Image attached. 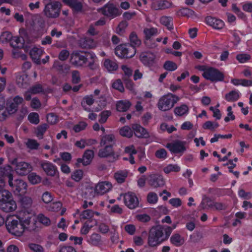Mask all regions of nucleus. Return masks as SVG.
<instances>
[{"instance_id": "6", "label": "nucleus", "mask_w": 252, "mask_h": 252, "mask_svg": "<svg viewBox=\"0 0 252 252\" xmlns=\"http://www.w3.org/2000/svg\"><path fill=\"white\" fill-rule=\"evenodd\" d=\"M135 53V48L129 43L121 44L115 48L116 55L121 58H131Z\"/></svg>"}, {"instance_id": "40", "label": "nucleus", "mask_w": 252, "mask_h": 252, "mask_svg": "<svg viewBox=\"0 0 252 252\" xmlns=\"http://www.w3.org/2000/svg\"><path fill=\"white\" fill-rule=\"evenodd\" d=\"M240 97L239 94L236 91H232L225 95V99L228 101H236Z\"/></svg>"}, {"instance_id": "10", "label": "nucleus", "mask_w": 252, "mask_h": 252, "mask_svg": "<svg viewBox=\"0 0 252 252\" xmlns=\"http://www.w3.org/2000/svg\"><path fill=\"white\" fill-rule=\"evenodd\" d=\"M97 11L111 18L116 17L122 13L119 9L113 4H105L103 7L97 9Z\"/></svg>"}, {"instance_id": "35", "label": "nucleus", "mask_w": 252, "mask_h": 252, "mask_svg": "<svg viewBox=\"0 0 252 252\" xmlns=\"http://www.w3.org/2000/svg\"><path fill=\"white\" fill-rule=\"evenodd\" d=\"M13 199V196L10 192L4 189V188L0 190V202H4Z\"/></svg>"}, {"instance_id": "44", "label": "nucleus", "mask_w": 252, "mask_h": 252, "mask_svg": "<svg viewBox=\"0 0 252 252\" xmlns=\"http://www.w3.org/2000/svg\"><path fill=\"white\" fill-rule=\"evenodd\" d=\"M120 134L123 136L130 138L133 135V132L130 127L128 126H125L120 130Z\"/></svg>"}, {"instance_id": "41", "label": "nucleus", "mask_w": 252, "mask_h": 252, "mask_svg": "<svg viewBox=\"0 0 252 252\" xmlns=\"http://www.w3.org/2000/svg\"><path fill=\"white\" fill-rule=\"evenodd\" d=\"M188 111L189 107L186 104H183L179 107H176L174 109L175 114L179 116H182L186 114Z\"/></svg>"}, {"instance_id": "27", "label": "nucleus", "mask_w": 252, "mask_h": 252, "mask_svg": "<svg viewBox=\"0 0 252 252\" xmlns=\"http://www.w3.org/2000/svg\"><path fill=\"white\" fill-rule=\"evenodd\" d=\"M94 102L92 95L85 96L81 102V105L85 111L90 112L91 109L89 106L93 105Z\"/></svg>"}, {"instance_id": "28", "label": "nucleus", "mask_w": 252, "mask_h": 252, "mask_svg": "<svg viewBox=\"0 0 252 252\" xmlns=\"http://www.w3.org/2000/svg\"><path fill=\"white\" fill-rule=\"evenodd\" d=\"M53 67L61 74L66 73L70 69V66L68 64H62L59 61L55 62Z\"/></svg>"}, {"instance_id": "33", "label": "nucleus", "mask_w": 252, "mask_h": 252, "mask_svg": "<svg viewBox=\"0 0 252 252\" xmlns=\"http://www.w3.org/2000/svg\"><path fill=\"white\" fill-rule=\"evenodd\" d=\"M24 40L22 37H14L11 41L10 45L14 48H22L24 46Z\"/></svg>"}, {"instance_id": "56", "label": "nucleus", "mask_w": 252, "mask_h": 252, "mask_svg": "<svg viewBox=\"0 0 252 252\" xmlns=\"http://www.w3.org/2000/svg\"><path fill=\"white\" fill-rule=\"evenodd\" d=\"M158 199L157 194L155 192H150L147 195V201L151 204H155L157 202Z\"/></svg>"}, {"instance_id": "57", "label": "nucleus", "mask_w": 252, "mask_h": 252, "mask_svg": "<svg viewBox=\"0 0 252 252\" xmlns=\"http://www.w3.org/2000/svg\"><path fill=\"white\" fill-rule=\"evenodd\" d=\"M122 69L124 72V75L123 77V79L129 78L132 74V69L125 65H123L122 66Z\"/></svg>"}, {"instance_id": "12", "label": "nucleus", "mask_w": 252, "mask_h": 252, "mask_svg": "<svg viewBox=\"0 0 252 252\" xmlns=\"http://www.w3.org/2000/svg\"><path fill=\"white\" fill-rule=\"evenodd\" d=\"M185 144V142L176 140L174 142L167 143L166 147L174 154H183L186 150Z\"/></svg>"}, {"instance_id": "1", "label": "nucleus", "mask_w": 252, "mask_h": 252, "mask_svg": "<svg viewBox=\"0 0 252 252\" xmlns=\"http://www.w3.org/2000/svg\"><path fill=\"white\" fill-rule=\"evenodd\" d=\"M5 225L9 233L17 236H22L26 230L32 232L36 229L35 221L33 220L32 221L29 217L26 219L9 218L5 221Z\"/></svg>"}, {"instance_id": "3", "label": "nucleus", "mask_w": 252, "mask_h": 252, "mask_svg": "<svg viewBox=\"0 0 252 252\" xmlns=\"http://www.w3.org/2000/svg\"><path fill=\"white\" fill-rule=\"evenodd\" d=\"M70 62L72 64L78 66H81L87 62H89V67L91 69H94V57L93 55L90 53L86 54L85 56L79 52H73L71 55Z\"/></svg>"}, {"instance_id": "22", "label": "nucleus", "mask_w": 252, "mask_h": 252, "mask_svg": "<svg viewBox=\"0 0 252 252\" xmlns=\"http://www.w3.org/2000/svg\"><path fill=\"white\" fill-rule=\"evenodd\" d=\"M0 208L3 212H11L16 209L17 205L16 202L13 199L4 202H0Z\"/></svg>"}, {"instance_id": "30", "label": "nucleus", "mask_w": 252, "mask_h": 252, "mask_svg": "<svg viewBox=\"0 0 252 252\" xmlns=\"http://www.w3.org/2000/svg\"><path fill=\"white\" fill-rule=\"evenodd\" d=\"M127 175L126 170H119L115 173L114 177L118 183L122 184L125 181Z\"/></svg>"}, {"instance_id": "36", "label": "nucleus", "mask_w": 252, "mask_h": 252, "mask_svg": "<svg viewBox=\"0 0 252 252\" xmlns=\"http://www.w3.org/2000/svg\"><path fill=\"white\" fill-rule=\"evenodd\" d=\"M160 22L166 26L169 30L173 29V19L170 17L162 16L160 19Z\"/></svg>"}, {"instance_id": "25", "label": "nucleus", "mask_w": 252, "mask_h": 252, "mask_svg": "<svg viewBox=\"0 0 252 252\" xmlns=\"http://www.w3.org/2000/svg\"><path fill=\"white\" fill-rule=\"evenodd\" d=\"M42 54V50L36 47L33 48L30 52L32 61L38 64H40V56Z\"/></svg>"}, {"instance_id": "54", "label": "nucleus", "mask_w": 252, "mask_h": 252, "mask_svg": "<svg viewBox=\"0 0 252 252\" xmlns=\"http://www.w3.org/2000/svg\"><path fill=\"white\" fill-rule=\"evenodd\" d=\"M28 120L33 124L37 125L39 123V115L36 113H31L28 116Z\"/></svg>"}, {"instance_id": "63", "label": "nucleus", "mask_w": 252, "mask_h": 252, "mask_svg": "<svg viewBox=\"0 0 252 252\" xmlns=\"http://www.w3.org/2000/svg\"><path fill=\"white\" fill-rule=\"evenodd\" d=\"M87 126V124L84 122H80L78 124L75 125L73 126V130L76 132H80L81 130H84Z\"/></svg>"}, {"instance_id": "29", "label": "nucleus", "mask_w": 252, "mask_h": 252, "mask_svg": "<svg viewBox=\"0 0 252 252\" xmlns=\"http://www.w3.org/2000/svg\"><path fill=\"white\" fill-rule=\"evenodd\" d=\"M131 103L126 100H120L117 102L116 108L119 112H126L130 107Z\"/></svg>"}, {"instance_id": "14", "label": "nucleus", "mask_w": 252, "mask_h": 252, "mask_svg": "<svg viewBox=\"0 0 252 252\" xmlns=\"http://www.w3.org/2000/svg\"><path fill=\"white\" fill-rule=\"evenodd\" d=\"M41 166L48 176L54 177L58 175L59 176V173L57 167L53 163L49 162H44L41 163Z\"/></svg>"}, {"instance_id": "8", "label": "nucleus", "mask_w": 252, "mask_h": 252, "mask_svg": "<svg viewBox=\"0 0 252 252\" xmlns=\"http://www.w3.org/2000/svg\"><path fill=\"white\" fill-rule=\"evenodd\" d=\"M9 186L11 188L13 192L17 194L22 195L27 192V183L21 179L10 178L8 180Z\"/></svg>"}, {"instance_id": "24", "label": "nucleus", "mask_w": 252, "mask_h": 252, "mask_svg": "<svg viewBox=\"0 0 252 252\" xmlns=\"http://www.w3.org/2000/svg\"><path fill=\"white\" fill-rule=\"evenodd\" d=\"M79 46L83 48L92 49L94 47V42L93 38L85 37L79 40Z\"/></svg>"}, {"instance_id": "53", "label": "nucleus", "mask_w": 252, "mask_h": 252, "mask_svg": "<svg viewBox=\"0 0 252 252\" xmlns=\"http://www.w3.org/2000/svg\"><path fill=\"white\" fill-rule=\"evenodd\" d=\"M83 172L82 170H76L71 175V178L76 182L80 181L83 177Z\"/></svg>"}, {"instance_id": "52", "label": "nucleus", "mask_w": 252, "mask_h": 252, "mask_svg": "<svg viewBox=\"0 0 252 252\" xmlns=\"http://www.w3.org/2000/svg\"><path fill=\"white\" fill-rule=\"evenodd\" d=\"M28 248L33 252H43L44 248L40 245L35 243H29Z\"/></svg>"}, {"instance_id": "60", "label": "nucleus", "mask_w": 252, "mask_h": 252, "mask_svg": "<svg viewBox=\"0 0 252 252\" xmlns=\"http://www.w3.org/2000/svg\"><path fill=\"white\" fill-rule=\"evenodd\" d=\"M236 59L241 63H244L251 59V56L249 54H238L236 56Z\"/></svg>"}, {"instance_id": "9", "label": "nucleus", "mask_w": 252, "mask_h": 252, "mask_svg": "<svg viewBox=\"0 0 252 252\" xmlns=\"http://www.w3.org/2000/svg\"><path fill=\"white\" fill-rule=\"evenodd\" d=\"M203 77L211 82L222 81L224 75L219 69L214 67H208L202 74Z\"/></svg>"}, {"instance_id": "5", "label": "nucleus", "mask_w": 252, "mask_h": 252, "mask_svg": "<svg viewBox=\"0 0 252 252\" xmlns=\"http://www.w3.org/2000/svg\"><path fill=\"white\" fill-rule=\"evenodd\" d=\"M62 7V4L59 1L49 2L45 6L44 14L48 18H57L60 16Z\"/></svg>"}, {"instance_id": "37", "label": "nucleus", "mask_w": 252, "mask_h": 252, "mask_svg": "<svg viewBox=\"0 0 252 252\" xmlns=\"http://www.w3.org/2000/svg\"><path fill=\"white\" fill-rule=\"evenodd\" d=\"M115 140V138L113 134L105 135L102 137L100 144L101 146L112 144V143Z\"/></svg>"}, {"instance_id": "18", "label": "nucleus", "mask_w": 252, "mask_h": 252, "mask_svg": "<svg viewBox=\"0 0 252 252\" xmlns=\"http://www.w3.org/2000/svg\"><path fill=\"white\" fill-rule=\"evenodd\" d=\"M205 22L208 25L217 30L222 29L224 26V23L222 20L212 16L206 17Z\"/></svg>"}, {"instance_id": "43", "label": "nucleus", "mask_w": 252, "mask_h": 252, "mask_svg": "<svg viewBox=\"0 0 252 252\" xmlns=\"http://www.w3.org/2000/svg\"><path fill=\"white\" fill-rule=\"evenodd\" d=\"M128 23L126 21H121L116 28V33L120 35H123L125 32Z\"/></svg>"}, {"instance_id": "2", "label": "nucleus", "mask_w": 252, "mask_h": 252, "mask_svg": "<svg viewBox=\"0 0 252 252\" xmlns=\"http://www.w3.org/2000/svg\"><path fill=\"white\" fill-rule=\"evenodd\" d=\"M173 228L168 226L157 225L153 227L149 232L148 244L149 246L154 247L167 240Z\"/></svg>"}, {"instance_id": "55", "label": "nucleus", "mask_w": 252, "mask_h": 252, "mask_svg": "<svg viewBox=\"0 0 252 252\" xmlns=\"http://www.w3.org/2000/svg\"><path fill=\"white\" fill-rule=\"evenodd\" d=\"M180 170V168L177 165L169 164L165 167L163 171L166 173H169L172 171L179 172Z\"/></svg>"}, {"instance_id": "51", "label": "nucleus", "mask_w": 252, "mask_h": 252, "mask_svg": "<svg viewBox=\"0 0 252 252\" xmlns=\"http://www.w3.org/2000/svg\"><path fill=\"white\" fill-rule=\"evenodd\" d=\"M98 106L95 107V111H98L103 109L106 105V99L103 96L98 98V100H96Z\"/></svg>"}, {"instance_id": "32", "label": "nucleus", "mask_w": 252, "mask_h": 252, "mask_svg": "<svg viewBox=\"0 0 252 252\" xmlns=\"http://www.w3.org/2000/svg\"><path fill=\"white\" fill-rule=\"evenodd\" d=\"M104 65L109 72L116 71L118 68V64L116 62L109 59L105 60Z\"/></svg>"}, {"instance_id": "62", "label": "nucleus", "mask_w": 252, "mask_h": 252, "mask_svg": "<svg viewBox=\"0 0 252 252\" xmlns=\"http://www.w3.org/2000/svg\"><path fill=\"white\" fill-rule=\"evenodd\" d=\"M38 218L39 221L44 225L46 226H49L50 225L51 221L50 219L43 214H39Z\"/></svg>"}, {"instance_id": "48", "label": "nucleus", "mask_w": 252, "mask_h": 252, "mask_svg": "<svg viewBox=\"0 0 252 252\" xmlns=\"http://www.w3.org/2000/svg\"><path fill=\"white\" fill-rule=\"evenodd\" d=\"M26 144L27 147L31 150H37L39 146V144L37 141L32 139H28Z\"/></svg>"}, {"instance_id": "58", "label": "nucleus", "mask_w": 252, "mask_h": 252, "mask_svg": "<svg viewBox=\"0 0 252 252\" xmlns=\"http://www.w3.org/2000/svg\"><path fill=\"white\" fill-rule=\"evenodd\" d=\"M53 196L51 193L48 191L44 192L42 196V199L45 203H49L53 200Z\"/></svg>"}, {"instance_id": "38", "label": "nucleus", "mask_w": 252, "mask_h": 252, "mask_svg": "<svg viewBox=\"0 0 252 252\" xmlns=\"http://www.w3.org/2000/svg\"><path fill=\"white\" fill-rule=\"evenodd\" d=\"M94 155L93 150H86L84 154L83 158L85 159V161L83 162V165L86 166L90 164Z\"/></svg>"}, {"instance_id": "59", "label": "nucleus", "mask_w": 252, "mask_h": 252, "mask_svg": "<svg viewBox=\"0 0 252 252\" xmlns=\"http://www.w3.org/2000/svg\"><path fill=\"white\" fill-rule=\"evenodd\" d=\"M167 152L164 149H160L155 153V156L159 159H165L167 157Z\"/></svg>"}, {"instance_id": "49", "label": "nucleus", "mask_w": 252, "mask_h": 252, "mask_svg": "<svg viewBox=\"0 0 252 252\" xmlns=\"http://www.w3.org/2000/svg\"><path fill=\"white\" fill-rule=\"evenodd\" d=\"M111 114V111L108 110H105L101 112L99 115L100 118L98 120L100 124L105 123Z\"/></svg>"}, {"instance_id": "11", "label": "nucleus", "mask_w": 252, "mask_h": 252, "mask_svg": "<svg viewBox=\"0 0 252 252\" xmlns=\"http://www.w3.org/2000/svg\"><path fill=\"white\" fill-rule=\"evenodd\" d=\"M98 156L100 158L111 157L112 159L110 160L113 162L118 159V156L116 155L113 149V144L107 145L104 148L100 149L98 153Z\"/></svg>"}, {"instance_id": "34", "label": "nucleus", "mask_w": 252, "mask_h": 252, "mask_svg": "<svg viewBox=\"0 0 252 252\" xmlns=\"http://www.w3.org/2000/svg\"><path fill=\"white\" fill-rule=\"evenodd\" d=\"M48 128L47 124H43L38 126L35 130V134L39 139H42L43 135Z\"/></svg>"}, {"instance_id": "45", "label": "nucleus", "mask_w": 252, "mask_h": 252, "mask_svg": "<svg viewBox=\"0 0 252 252\" xmlns=\"http://www.w3.org/2000/svg\"><path fill=\"white\" fill-rule=\"evenodd\" d=\"M21 202L23 207L29 208L32 204V199L30 197L25 196L21 198Z\"/></svg>"}, {"instance_id": "39", "label": "nucleus", "mask_w": 252, "mask_h": 252, "mask_svg": "<svg viewBox=\"0 0 252 252\" xmlns=\"http://www.w3.org/2000/svg\"><path fill=\"white\" fill-rule=\"evenodd\" d=\"M95 225L97 226V231L102 234H106L110 230L109 226L105 223L95 221Z\"/></svg>"}, {"instance_id": "47", "label": "nucleus", "mask_w": 252, "mask_h": 252, "mask_svg": "<svg viewBox=\"0 0 252 252\" xmlns=\"http://www.w3.org/2000/svg\"><path fill=\"white\" fill-rule=\"evenodd\" d=\"M28 180L32 184H36L40 182L41 178L35 173H31L28 175Z\"/></svg>"}, {"instance_id": "15", "label": "nucleus", "mask_w": 252, "mask_h": 252, "mask_svg": "<svg viewBox=\"0 0 252 252\" xmlns=\"http://www.w3.org/2000/svg\"><path fill=\"white\" fill-rule=\"evenodd\" d=\"M143 32L145 35V44L150 48H154L156 46L155 43L150 44V38L152 36L155 35L158 33V30L157 28H146L144 30Z\"/></svg>"}, {"instance_id": "20", "label": "nucleus", "mask_w": 252, "mask_h": 252, "mask_svg": "<svg viewBox=\"0 0 252 252\" xmlns=\"http://www.w3.org/2000/svg\"><path fill=\"white\" fill-rule=\"evenodd\" d=\"M132 128L134 131L135 135L139 138H148L150 134L147 130L138 124H133Z\"/></svg>"}, {"instance_id": "13", "label": "nucleus", "mask_w": 252, "mask_h": 252, "mask_svg": "<svg viewBox=\"0 0 252 252\" xmlns=\"http://www.w3.org/2000/svg\"><path fill=\"white\" fill-rule=\"evenodd\" d=\"M124 202L129 209H133L138 206L139 201L135 193L128 192L124 194Z\"/></svg>"}, {"instance_id": "19", "label": "nucleus", "mask_w": 252, "mask_h": 252, "mask_svg": "<svg viewBox=\"0 0 252 252\" xmlns=\"http://www.w3.org/2000/svg\"><path fill=\"white\" fill-rule=\"evenodd\" d=\"M15 170L18 174L24 176L28 174L32 170V167L28 163L22 161L19 162Z\"/></svg>"}, {"instance_id": "46", "label": "nucleus", "mask_w": 252, "mask_h": 252, "mask_svg": "<svg viewBox=\"0 0 252 252\" xmlns=\"http://www.w3.org/2000/svg\"><path fill=\"white\" fill-rule=\"evenodd\" d=\"M29 90L30 92H31L32 94H34L43 92L44 91L42 85L40 84H36L32 86L30 88Z\"/></svg>"}, {"instance_id": "26", "label": "nucleus", "mask_w": 252, "mask_h": 252, "mask_svg": "<svg viewBox=\"0 0 252 252\" xmlns=\"http://www.w3.org/2000/svg\"><path fill=\"white\" fill-rule=\"evenodd\" d=\"M63 1L71 7L75 12H78L82 10V3L78 0H63Z\"/></svg>"}, {"instance_id": "17", "label": "nucleus", "mask_w": 252, "mask_h": 252, "mask_svg": "<svg viewBox=\"0 0 252 252\" xmlns=\"http://www.w3.org/2000/svg\"><path fill=\"white\" fill-rule=\"evenodd\" d=\"M148 183L154 188H158L163 186L165 184V181L162 176L154 174L150 176Z\"/></svg>"}, {"instance_id": "61", "label": "nucleus", "mask_w": 252, "mask_h": 252, "mask_svg": "<svg viewBox=\"0 0 252 252\" xmlns=\"http://www.w3.org/2000/svg\"><path fill=\"white\" fill-rule=\"evenodd\" d=\"M113 88L119 91L120 92H123L125 90L122 82L121 80L118 79L112 85Z\"/></svg>"}, {"instance_id": "50", "label": "nucleus", "mask_w": 252, "mask_h": 252, "mask_svg": "<svg viewBox=\"0 0 252 252\" xmlns=\"http://www.w3.org/2000/svg\"><path fill=\"white\" fill-rule=\"evenodd\" d=\"M163 67L166 70L172 71L177 68V65L173 62L167 61L164 63Z\"/></svg>"}, {"instance_id": "16", "label": "nucleus", "mask_w": 252, "mask_h": 252, "mask_svg": "<svg viewBox=\"0 0 252 252\" xmlns=\"http://www.w3.org/2000/svg\"><path fill=\"white\" fill-rule=\"evenodd\" d=\"M155 58V55L150 52H142L139 57L141 62L148 66H151L154 63Z\"/></svg>"}, {"instance_id": "64", "label": "nucleus", "mask_w": 252, "mask_h": 252, "mask_svg": "<svg viewBox=\"0 0 252 252\" xmlns=\"http://www.w3.org/2000/svg\"><path fill=\"white\" fill-rule=\"evenodd\" d=\"M12 38L11 33L8 32H3L0 35V39L2 42L11 41Z\"/></svg>"}, {"instance_id": "31", "label": "nucleus", "mask_w": 252, "mask_h": 252, "mask_svg": "<svg viewBox=\"0 0 252 252\" xmlns=\"http://www.w3.org/2000/svg\"><path fill=\"white\" fill-rule=\"evenodd\" d=\"M171 243L176 247H180L184 243V239L178 234L176 233L172 235L170 239Z\"/></svg>"}, {"instance_id": "4", "label": "nucleus", "mask_w": 252, "mask_h": 252, "mask_svg": "<svg viewBox=\"0 0 252 252\" xmlns=\"http://www.w3.org/2000/svg\"><path fill=\"white\" fill-rule=\"evenodd\" d=\"M179 97L172 94H168L161 97L157 104L158 108L163 111H166L172 108L179 100Z\"/></svg>"}, {"instance_id": "42", "label": "nucleus", "mask_w": 252, "mask_h": 252, "mask_svg": "<svg viewBox=\"0 0 252 252\" xmlns=\"http://www.w3.org/2000/svg\"><path fill=\"white\" fill-rule=\"evenodd\" d=\"M130 43L129 44L132 45L135 48L136 46H139L141 43V40L138 39L137 34L135 32H132L129 37Z\"/></svg>"}, {"instance_id": "7", "label": "nucleus", "mask_w": 252, "mask_h": 252, "mask_svg": "<svg viewBox=\"0 0 252 252\" xmlns=\"http://www.w3.org/2000/svg\"><path fill=\"white\" fill-rule=\"evenodd\" d=\"M94 215V212L90 209H87L83 211L80 215V219L81 221L84 220H87L84 223L82 227L81 232L83 234H86L88 233L89 230L94 227V224L92 223L93 220V217Z\"/></svg>"}, {"instance_id": "21", "label": "nucleus", "mask_w": 252, "mask_h": 252, "mask_svg": "<svg viewBox=\"0 0 252 252\" xmlns=\"http://www.w3.org/2000/svg\"><path fill=\"white\" fill-rule=\"evenodd\" d=\"M112 188L111 184L108 182H101L95 186V193L102 195L108 192Z\"/></svg>"}, {"instance_id": "23", "label": "nucleus", "mask_w": 252, "mask_h": 252, "mask_svg": "<svg viewBox=\"0 0 252 252\" xmlns=\"http://www.w3.org/2000/svg\"><path fill=\"white\" fill-rule=\"evenodd\" d=\"M12 169L9 165H5L3 166L0 167V177L2 179H4L5 177H7L8 180L10 178H13L12 174Z\"/></svg>"}]
</instances>
